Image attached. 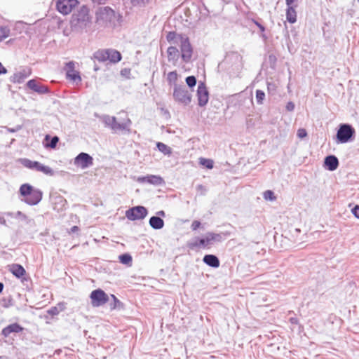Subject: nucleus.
Listing matches in <instances>:
<instances>
[{"instance_id": "nucleus-25", "label": "nucleus", "mask_w": 359, "mask_h": 359, "mask_svg": "<svg viewBox=\"0 0 359 359\" xmlns=\"http://www.w3.org/2000/svg\"><path fill=\"white\" fill-rule=\"evenodd\" d=\"M217 235L209 233L206 235L205 238H199V244L201 247L205 248L206 246L210 245L212 241L215 239Z\"/></svg>"}, {"instance_id": "nucleus-41", "label": "nucleus", "mask_w": 359, "mask_h": 359, "mask_svg": "<svg viewBox=\"0 0 359 359\" xmlns=\"http://www.w3.org/2000/svg\"><path fill=\"white\" fill-rule=\"evenodd\" d=\"M198 238H196L194 241H193L192 242H190L188 243V247L191 249H194L195 248H197V247H201L200 244H199V241H198Z\"/></svg>"}, {"instance_id": "nucleus-31", "label": "nucleus", "mask_w": 359, "mask_h": 359, "mask_svg": "<svg viewBox=\"0 0 359 359\" xmlns=\"http://www.w3.org/2000/svg\"><path fill=\"white\" fill-rule=\"evenodd\" d=\"M10 35V29L8 27H0V41H2Z\"/></svg>"}, {"instance_id": "nucleus-46", "label": "nucleus", "mask_w": 359, "mask_h": 359, "mask_svg": "<svg viewBox=\"0 0 359 359\" xmlns=\"http://www.w3.org/2000/svg\"><path fill=\"white\" fill-rule=\"evenodd\" d=\"M6 72H7L6 69L0 62V74H6Z\"/></svg>"}, {"instance_id": "nucleus-40", "label": "nucleus", "mask_w": 359, "mask_h": 359, "mask_svg": "<svg viewBox=\"0 0 359 359\" xmlns=\"http://www.w3.org/2000/svg\"><path fill=\"white\" fill-rule=\"evenodd\" d=\"M264 197L266 200H273L275 198V197L273 196V192L271 191H266L264 193Z\"/></svg>"}, {"instance_id": "nucleus-28", "label": "nucleus", "mask_w": 359, "mask_h": 359, "mask_svg": "<svg viewBox=\"0 0 359 359\" xmlns=\"http://www.w3.org/2000/svg\"><path fill=\"white\" fill-rule=\"evenodd\" d=\"M158 149L164 154L165 155H170L172 153L170 147L162 142H158L156 144Z\"/></svg>"}, {"instance_id": "nucleus-48", "label": "nucleus", "mask_w": 359, "mask_h": 359, "mask_svg": "<svg viewBox=\"0 0 359 359\" xmlns=\"http://www.w3.org/2000/svg\"><path fill=\"white\" fill-rule=\"evenodd\" d=\"M157 216L158 217H165V213L163 210H160L156 212Z\"/></svg>"}, {"instance_id": "nucleus-56", "label": "nucleus", "mask_w": 359, "mask_h": 359, "mask_svg": "<svg viewBox=\"0 0 359 359\" xmlns=\"http://www.w3.org/2000/svg\"><path fill=\"white\" fill-rule=\"evenodd\" d=\"M78 229V227H77V226H73V227H72V231H76V229Z\"/></svg>"}, {"instance_id": "nucleus-15", "label": "nucleus", "mask_w": 359, "mask_h": 359, "mask_svg": "<svg viewBox=\"0 0 359 359\" xmlns=\"http://www.w3.org/2000/svg\"><path fill=\"white\" fill-rule=\"evenodd\" d=\"M31 69L23 68L20 71L15 73L11 77V81L13 83H20L31 74Z\"/></svg>"}, {"instance_id": "nucleus-54", "label": "nucleus", "mask_w": 359, "mask_h": 359, "mask_svg": "<svg viewBox=\"0 0 359 359\" xmlns=\"http://www.w3.org/2000/svg\"><path fill=\"white\" fill-rule=\"evenodd\" d=\"M3 289H4V284L0 282V294L1 293Z\"/></svg>"}, {"instance_id": "nucleus-5", "label": "nucleus", "mask_w": 359, "mask_h": 359, "mask_svg": "<svg viewBox=\"0 0 359 359\" xmlns=\"http://www.w3.org/2000/svg\"><path fill=\"white\" fill-rule=\"evenodd\" d=\"M96 22L102 26H109L114 24L115 12L108 6L100 7L95 13Z\"/></svg>"}, {"instance_id": "nucleus-3", "label": "nucleus", "mask_w": 359, "mask_h": 359, "mask_svg": "<svg viewBox=\"0 0 359 359\" xmlns=\"http://www.w3.org/2000/svg\"><path fill=\"white\" fill-rule=\"evenodd\" d=\"M20 194L25 197L23 200L30 205L38 204L42 199L43 193L41 190L34 188L29 184H24L20 188Z\"/></svg>"}, {"instance_id": "nucleus-53", "label": "nucleus", "mask_w": 359, "mask_h": 359, "mask_svg": "<svg viewBox=\"0 0 359 359\" xmlns=\"http://www.w3.org/2000/svg\"><path fill=\"white\" fill-rule=\"evenodd\" d=\"M106 0H93L94 2H97L98 4H104Z\"/></svg>"}, {"instance_id": "nucleus-38", "label": "nucleus", "mask_w": 359, "mask_h": 359, "mask_svg": "<svg viewBox=\"0 0 359 359\" xmlns=\"http://www.w3.org/2000/svg\"><path fill=\"white\" fill-rule=\"evenodd\" d=\"M267 89L269 93H274L276 91L277 86L274 83L268 82L267 83Z\"/></svg>"}, {"instance_id": "nucleus-11", "label": "nucleus", "mask_w": 359, "mask_h": 359, "mask_svg": "<svg viewBox=\"0 0 359 359\" xmlns=\"http://www.w3.org/2000/svg\"><path fill=\"white\" fill-rule=\"evenodd\" d=\"M76 4L77 0H57L56 7L60 13L67 15L71 13Z\"/></svg>"}, {"instance_id": "nucleus-49", "label": "nucleus", "mask_w": 359, "mask_h": 359, "mask_svg": "<svg viewBox=\"0 0 359 359\" xmlns=\"http://www.w3.org/2000/svg\"><path fill=\"white\" fill-rule=\"evenodd\" d=\"M15 212H6L5 215L8 216V217H14L15 218Z\"/></svg>"}, {"instance_id": "nucleus-42", "label": "nucleus", "mask_w": 359, "mask_h": 359, "mask_svg": "<svg viewBox=\"0 0 359 359\" xmlns=\"http://www.w3.org/2000/svg\"><path fill=\"white\" fill-rule=\"evenodd\" d=\"M201 222L198 220H194L193 222H192V224H191V229L193 231H196L197 229H198L201 226Z\"/></svg>"}, {"instance_id": "nucleus-37", "label": "nucleus", "mask_w": 359, "mask_h": 359, "mask_svg": "<svg viewBox=\"0 0 359 359\" xmlns=\"http://www.w3.org/2000/svg\"><path fill=\"white\" fill-rule=\"evenodd\" d=\"M58 142L59 137L57 136H53V137L50 138V141L48 144H46V147L54 149L56 147Z\"/></svg>"}, {"instance_id": "nucleus-13", "label": "nucleus", "mask_w": 359, "mask_h": 359, "mask_svg": "<svg viewBox=\"0 0 359 359\" xmlns=\"http://www.w3.org/2000/svg\"><path fill=\"white\" fill-rule=\"evenodd\" d=\"M64 70L66 72L67 78L74 82H80L81 78L79 73L74 69V63L71 61L66 63Z\"/></svg>"}, {"instance_id": "nucleus-26", "label": "nucleus", "mask_w": 359, "mask_h": 359, "mask_svg": "<svg viewBox=\"0 0 359 359\" xmlns=\"http://www.w3.org/2000/svg\"><path fill=\"white\" fill-rule=\"evenodd\" d=\"M287 20L290 23H294L297 21V13L292 6H289L286 11Z\"/></svg>"}, {"instance_id": "nucleus-16", "label": "nucleus", "mask_w": 359, "mask_h": 359, "mask_svg": "<svg viewBox=\"0 0 359 359\" xmlns=\"http://www.w3.org/2000/svg\"><path fill=\"white\" fill-rule=\"evenodd\" d=\"M27 86L31 90L41 95L49 93V89L47 86L39 84L34 79L29 80L27 83Z\"/></svg>"}, {"instance_id": "nucleus-52", "label": "nucleus", "mask_w": 359, "mask_h": 359, "mask_svg": "<svg viewBox=\"0 0 359 359\" xmlns=\"http://www.w3.org/2000/svg\"><path fill=\"white\" fill-rule=\"evenodd\" d=\"M0 223L4 225H6V219H4V217H0Z\"/></svg>"}, {"instance_id": "nucleus-20", "label": "nucleus", "mask_w": 359, "mask_h": 359, "mask_svg": "<svg viewBox=\"0 0 359 359\" xmlns=\"http://www.w3.org/2000/svg\"><path fill=\"white\" fill-rule=\"evenodd\" d=\"M325 165L330 171L335 170L339 165V161L335 156H328L325 158Z\"/></svg>"}, {"instance_id": "nucleus-4", "label": "nucleus", "mask_w": 359, "mask_h": 359, "mask_svg": "<svg viewBox=\"0 0 359 359\" xmlns=\"http://www.w3.org/2000/svg\"><path fill=\"white\" fill-rule=\"evenodd\" d=\"M89 10L86 6H83L74 13L71 20V26L75 30H80L86 28L90 22Z\"/></svg>"}, {"instance_id": "nucleus-51", "label": "nucleus", "mask_w": 359, "mask_h": 359, "mask_svg": "<svg viewBox=\"0 0 359 359\" xmlns=\"http://www.w3.org/2000/svg\"><path fill=\"white\" fill-rule=\"evenodd\" d=\"M256 25L258 26V27L260 29L262 32H264L265 30L264 27L259 23L256 22Z\"/></svg>"}, {"instance_id": "nucleus-21", "label": "nucleus", "mask_w": 359, "mask_h": 359, "mask_svg": "<svg viewBox=\"0 0 359 359\" xmlns=\"http://www.w3.org/2000/svg\"><path fill=\"white\" fill-rule=\"evenodd\" d=\"M203 261L207 265L217 268L219 266V260L215 255H206L203 257Z\"/></svg>"}, {"instance_id": "nucleus-44", "label": "nucleus", "mask_w": 359, "mask_h": 359, "mask_svg": "<svg viewBox=\"0 0 359 359\" xmlns=\"http://www.w3.org/2000/svg\"><path fill=\"white\" fill-rule=\"evenodd\" d=\"M294 109V104L292 102H289L286 104V109L289 111H293Z\"/></svg>"}, {"instance_id": "nucleus-57", "label": "nucleus", "mask_w": 359, "mask_h": 359, "mask_svg": "<svg viewBox=\"0 0 359 359\" xmlns=\"http://www.w3.org/2000/svg\"><path fill=\"white\" fill-rule=\"evenodd\" d=\"M289 74H290V75L291 74V71H290V70H289ZM290 79H291V77H290V76H289V80H290Z\"/></svg>"}, {"instance_id": "nucleus-36", "label": "nucleus", "mask_w": 359, "mask_h": 359, "mask_svg": "<svg viewBox=\"0 0 359 359\" xmlns=\"http://www.w3.org/2000/svg\"><path fill=\"white\" fill-rule=\"evenodd\" d=\"M111 297L113 299L114 302L111 303L110 306L111 309H115L116 308H119L122 303L116 298L114 294H111Z\"/></svg>"}, {"instance_id": "nucleus-29", "label": "nucleus", "mask_w": 359, "mask_h": 359, "mask_svg": "<svg viewBox=\"0 0 359 359\" xmlns=\"http://www.w3.org/2000/svg\"><path fill=\"white\" fill-rule=\"evenodd\" d=\"M177 80V74L176 71L170 72L168 74L167 81L170 85H172L173 87L175 84H177L176 83Z\"/></svg>"}, {"instance_id": "nucleus-58", "label": "nucleus", "mask_w": 359, "mask_h": 359, "mask_svg": "<svg viewBox=\"0 0 359 359\" xmlns=\"http://www.w3.org/2000/svg\"><path fill=\"white\" fill-rule=\"evenodd\" d=\"M221 66H222V64H221V63H219V65H218V68H220V67H221Z\"/></svg>"}, {"instance_id": "nucleus-1", "label": "nucleus", "mask_w": 359, "mask_h": 359, "mask_svg": "<svg viewBox=\"0 0 359 359\" xmlns=\"http://www.w3.org/2000/svg\"><path fill=\"white\" fill-rule=\"evenodd\" d=\"M167 41L172 45H178L180 47L181 57L184 62H189L192 57L193 48L186 35L170 32L166 36Z\"/></svg>"}, {"instance_id": "nucleus-22", "label": "nucleus", "mask_w": 359, "mask_h": 359, "mask_svg": "<svg viewBox=\"0 0 359 359\" xmlns=\"http://www.w3.org/2000/svg\"><path fill=\"white\" fill-rule=\"evenodd\" d=\"M149 225L156 230L161 229L164 226V221L158 216H152L149 219Z\"/></svg>"}, {"instance_id": "nucleus-50", "label": "nucleus", "mask_w": 359, "mask_h": 359, "mask_svg": "<svg viewBox=\"0 0 359 359\" xmlns=\"http://www.w3.org/2000/svg\"><path fill=\"white\" fill-rule=\"evenodd\" d=\"M295 0H285L287 6H291V4L294 3Z\"/></svg>"}, {"instance_id": "nucleus-32", "label": "nucleus", "mask_w": 359, "mask_h": 359, "mask_svg": "<svg viewBox=\"0 0 359 359\" xmlns=\"http://www.w3.org/2000/svg\"><path fill=\"white\" fill-rule=\"evenodd\" d=\"M119 260L123 264H129L132 262V257L129 254H122L119 256Z\"/></svg>"}, {"instance_id": "nucleus-43", "label": "nucleus", "mask_w": 359, "mask_h": 359, "mask_svg": "<svg viewBox=\"0 0 359 359\" xmlns=\"http://www.w3.org/2000/svg\"><path fill=\"white\" fill-rule=\"evenodd\" d=\"M60 311L57 307H52L50 309L48 310V313L52 316H55L59 314Z\"/></svg>"}, {"instance_id": "nucleus-10", "label": "nucleus", "mask_w": 359, "mask_h": 359, "mask_svg": "<svg viewBox=\"0 0 359 359\" xmlns=\"http://www.w3.org/2000/svg\"><path fill=\"white\" fill-rule=\"evenodd\" d=\"M353 128L348 124H343L337 131V137L339 142H347L354 134Z\"/></svg>"}, {"instance_id": "nucleus-7", "label": "nucleus", "mask_w": 359, "mask_h": 359, "mask_svg": "<svg viewBox=\"0 0 359 359\" xmlns=\"http://www.w3.org/2000/svg\"><path fill=\"white\" fill-rule=\"evenodd\" d=\"M94 57L100 62L111 63H117L122 58L121 53L114 49L99 50L94 53Z\"/></svg>"}, {"instance_id": "nucleus-24", "label": "nucleus", "mask_w": 359, "mask_h": 359, "mask_svg": "<svg viewBox=\"0 0 359 359\" xmlns=\"http://www.w3.org/2000/svg\"><path fill=\"white\" fill-rule=\"evenodd\" d=\"M11 271L15 277L18 278L22 277L26 273L23 266L18 264L11 265Z\"/></svg>"}, {"instance_id": "nucleus-9", "label": "nucleus", "mask_w": 359, "mask_h": 359, "mask_svg": "<svg viewBox=\"0 0 359 359\" xmlns=\"http://www.w3.org/2000/svg\"><path fill=\"white\" fill-rule=\"evenodd\" d=\"M148 211L147 208L142 205H137L128 209L126 212V217L131 220L143 219L147 215Z\"/></svg>"}, {"instance_id": "nucleus-6", "label": "nucleus", "mask_w": 359, "mask_h": 359, "mask_svg": "<svg viewBox=\"0 0 359 359\" xmlns=\"http://www.w3.org/2000/svg\"><path fill=\"white\" fill-rule=\"evenodd\" d=\"M172 97L177 103L187 106L191 102V90H189L184 85L175 84Z\"/></svg>"}, {"instance_id": "nucleus-8", "label": "nucleus", "mask_w": 359, "mask_h": 359, "mask_svg": "<svg viewBox=\"0 0 359 359\" xmlns=\"http://www.w3.org/2000/svg\"><path fill=\"white\" fill-rule=\"evenodd\" d=\"M91 304L93 307H99L109 302V297L107 294L102 289H96L91 292L90 294Z\"/></svg>"}, {"instance_id": "nucleus-27", "label": "nucleus", "mask_w": 359, "mask_h": 359, "mask_svg": "<svg viewBox=\"0 0 359 359\" xmlns=\"http://www.w3.org/2000/svg\"><path fill=\"white\" fill-rule=\"evenodd\" d=\"M15 218L19 219L20 221L24 222L26 224H29L33 222V219L29 218L21 211H18L15 213Z\"/></svg>"}, {"instance_id": "nucleus-19", "label": "nucleus", "mask_w": 359, "mask_h": 359, "mask_svg": "<svg viewBox=\"0 0 359 359\" xmlns=\"http://www.w3.org/2000/svg\"><path fill=\"white\" fill-rule=\"evenodd\" d=\"M23 328L18 323H13L7 327H4L2 330V334L7 337H8L11 333H18L20 332Z\"/></svg>"}, {"instance_id": "nucleus-45", "label": "nucleus", "mask_w": 359, "mask_h": 359, "mask_svg": "<svg viewBox=\"0 0 359 359\" xmlns=\"http://www.w3.org/2000/svg\"><path fill=\"white\" fill-rule=\"evenodd\" d=\"M352 212L355 215V217L359 218V205H355L352 209Z\"/></svg>"}, {"instance_id": "nucleus-39", "label": "nucleus", "mask_w": 359, "mask_h": 359, "mask_svg": "<svg viewBox=\"0 0 359 359\" xmlns=\"http://www.w3.org/2000/svg\"><path fill=\"white\" fill-rule=\"evenodd\" d=\"M297 135L299 138L302 139L307 136V132L304 128H299L297 130Z\"/></svg>"}, {"instance_id": "nucleus-17", "label": "nucleus", "mask_w": 359, "mask_h": 359, "mask_svg": "<svg viewBox=\"0 0 359 359\" xmlns=\"http://www.w3.org/2000/svg\"><path fill=\"white\" fill-rule=\"evenodd\" d=\"M140 182H147L154 185L162 184L164 182L162 177L157 175H148L138 178Z\"/></svg>"}, {"instance_id": "nucleus-12", "label": "nucleus", "mask_w": 359, "mask_h": 359, "mask_svg": "<svg viewBox=\"0 0 359 359\" xmlns=\"http://www.w3.org/2000/svg\"><path fill=\"white\" fill-rule=\"evenodd\" d=\"M93 158L87 153L81 152L74 158V164L85 169L93 163Z\"/></svg>"}, {"instance_id": "nucleus-33", "label": "nucleus", "mask_w": 359, "mask_h": 359, "mask_svg": "<svg viewBox=\"0 0 359 359\" xmlns=\"http://www.w3.org/2000/svg\"><path fill=\"white\" fill-rule=\"evenodd\" d=\"M187 85L192 88L196 85V78L194 76H189L185 79Z\"/></svg>"}, {"instance_id": "nucleus-59", "label": "nucleus", "mask_w": 359, "mask_h": 359, "mask_svg": "<svg viewBox=\"0 0 359 359\" xmlns=\"http://www.w3.org/2000/svg\"><path fill=\"white\" fill-rule=\"evenodd\" d=\"M287 89H288V90H290V84H288V86H287Z\"/></svg>"}, {"instance_id": "nucleus-47", "label": "nucleus", "mask_w": 359, "mask_h": 359, "mask_svg": "<svg viewBox=\"0 0 359 359\" xmlns=\"http://www.w3.org/2000/svg\"><path fill=\"white\" fill-rule=\"evenodd\" d=\"M245 266L244 264H240V265L238 266V269L239 272H240L241 273L243 274L244 276L245 275V274H244V270H243V269H244V268H245Z\"/></svg>"}, {"instance_id": "nucleus-34", "label": "nucleus", "mask_w": 359, "mask_h": 359, "mask_svg": "<svg viewBox=\"0 0 359 359\" xmlns=\"http://www.w3.org/2000/svg\"><path fill=\"white\" fill-rule=\"evenodd\" d=\"M36 161H31L28 158H23L22 159V163L24 166L26 168H28L29 169L34 170V165Z\"/></svg>"}, {"instance_id": "nucleus-55", "label": "nucleus", "mask_w": 359, "mask_h": 359, "mask_svg": "<svg viewBox=\"0 0 359 359\" xmlns=\"http://www.w3.org/2000/svg\"><path fill=\"white\" fill-rule=\"evenodd\" d=\"M48 139H50V135H46V137H45V140H48Z\"/></svg>"}, {"instance_id": "nucleus-30", "label": "nucleus", "mask_w": 359, "mask_h": 359, "mask_svg": "<svg viewBox=\"0 0 359 359\" xmlns=\"http://www.w3.org/2000/svg\"><path fill=\"white\" fill-rule=\"evenodd\" d=\"M199 164L208 169H212L213 168V161L211 159L201 157L199 158Z\"/></svg>"}, {"instance_id": "nucleus-2", "label": "nucleus", "mask_w": 359, "mask_h": 359, "mask_svg": "<svg viewBox=\"0 0 359 359\" xmlns=\"http://www.w3.org/2000/svg\"><path fill=\"white\" fill-rule=\"evenodd\" d=\"M100 120L104 126L109 128L114 133L119 132L129 133L130 132V127L132 122L127 116L124 118H121L120 121H118L116 117L105 114L100 117Z\"/></svg>"}, {"instance_id": "nucleus-35", "label": "nucleus", "mask_w": 359, "mask_h": 359, "mask_svg": "<svg viewBox=\"0 0 359 359\" xmlns=\"http://www.w3.org/2000/svg\"><path fill=\"white\" fill-rule=\"evenodd\" d=\"M265 98V93L261 90L256 91V100L259 104H262Z\"/></svg>"}, {"instance_id": "nucleus-14", "label": "nucleus", "mask_w": 359, "mask_h": 359, "mask_svg": "<svg viewBox=\"0 0 359 359\" xmlns=\"http://www.w3.org/2000/svg\"><path fill=\"white\" fill-rule=\"evenodd\" d=\"M197 96L199 106L203 107L208 103L209 99L208 91L203 82H200L198 83Z\"/></svg>"}, {"instance_id": "nucleus-23", "label": "nucleus", "mask_w": 359, "mask_h": 359, "mask_svg": "<svg viewBox=\"0 0 359 359\" xmlns=\"http://www.w3.org/2000/svg\"><path fill=\"white\" fill-rule=\"evenodd\" d=\"M34 170L41 172L47 175L52 176L54 174V171L51 168L47 165H44L38 161L36 162Z\"/></svg>"}, {"instance_id": "nucleus-18", "label": "nucleus", "mask_w": 359, "mask_h": 359, "mask_svg": "<svg viewBox=\"0 0 359 359\" xmlns=\"http://www.w3.org/2000/svg\"><path fill=\"white\" fill-rule=\"evenodd\" d=\"M167 54L168 61L175 65L180 57L179 50L175 46H171L168 47Z\"/></svg>"}]
</instances>
